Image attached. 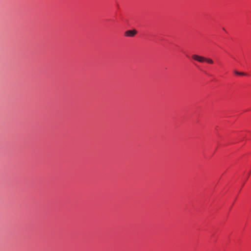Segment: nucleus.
Instances as JSON below:
<instances>
[{"label": "nucleus", "instance_id": "1", "mask_svg": "<svg viewBox=\"0 0 251 251\" xmlns=\"http://www.w3.org/2000/svg\"><path fill=\"white\" fill-rule=\"evenodd\" d=\"M192 58L194 60L197 61L200 63H203L204 62L205 57L202 56H200L195 54L192 55Z\"/></svg>", "mask_w": 251, "mask_h": 251}, {"label": "nucleus", "instance_id": "2", "mask_svg": "<svg viewBox=\"0 0 251 251\" xmlns=\"http://www.w3.org/2000/svg\"><path fill=\"white\" fill-rule=\"evenodd\" d=\"M137 33L135 29L128 30L125 32V35L127 37H133Z\"/></svg>", "mask_w": 251, "mask_h": 251}, {"label": "nucleus", "instance_id": "3", "mask_svg": "<svg viewBox=\"0 0 251 251\" xmlns=\"http://www.w3.org/2000/svg\"><path fill=\"white\" fill-rule=\"evenodd\" d=\"M204 62L210 64H212L214 63V61L212 59L206 57H205Z\"/></svg>", "mask_w": 251, "mask_h": 251}, {"label": "nucleus", "instance_id": "4", "mask_svg": "<svg viewBox=\"0 0 251 251\" xmlns=\"http://www.w3.org/2000/svg\"><path fill=\"white\" fill-rule=\"evenodd\" d=\"M234 73L238 75H245V74L243 72H239L237 71H234Z\"/></svg>", "mask_w": 251, "mask_h": 251}]
</instances>
